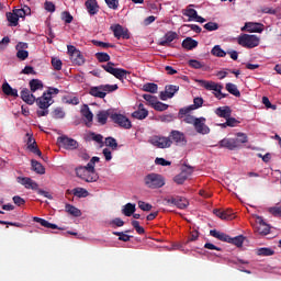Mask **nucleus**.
<instances>
[{
    "label": "nucleus",
    "instance_id": "1",
    "mask_svg": "<svg viewBox=\"0 0 281 281\" xmlns=\"http://www.w3.org/2000/svg\"><path fill=\"white\" fill-rule=\"evenodd\" d=\"M94 56L99 63H106V65L101 66L104 71L111 74V76H114V78L121 80L122 82H124V78L131 74L124 68H115V64L109 61L111 60V56L108 53H95Z\"/></svg>",
    "mask_w": 281,
    "mask_h": 281
},
{
    "label": "nucleus",
    "instance_id": "2",
    "mask_svg": "<svg viewBox=\"0 0 281 281\" xmlns=\"http://www.w3.org/2000/svg\"><path fill=\"white\" fill-rule=\"evenodd\" d=\"M60 90L58 88L48 87L41 97L35 98L38 109H49L54 104V97L58 95Z\"/></svg>",
    "mask_w": 281,
    "mask_h": 281
},
{
    "label": "nucleus",
    "instance_id": "3",
    "mask_svg": "<svg viewBox=\"0 0 281 281\" xmlns=\"http://www.w3.org/2000/svg\"><path fill=\"white\" fill-rule=\"evenodd\" d=\"M144 184L146 188H149V190H159V188L166 186V178L159 173L151 172L145 176Z\"/></svg>",
    "mask_w": 281,
    "mask_h": 281
},
{
    "label": "nucleus",
    "instance_id": "4",
    "mask_svg": "<svg viewBox=\"0 0 281 281\" xmlns=\"http://www.w3.org/2000/svg\"><path fill=\"white\" fill-rule=\"evenodd\" d=\"M117 85L94 86L89 89V95H92V98H100L101 100H104V98H106V93H113V91H117Z\"/></svg>",
    "mask_w": 281,
    "mask_h": 281
},
{
    "label": "nucleus",
    "instance_id": "5",
    "mask_svg": "<svg viewBox=\"0 0 281 281\" xmlns=\"http://www.w3.org/2000/svg\"><path fill=\"white\" fill-rule=\"evenodd\" d=\"M237 42L241 47L254 49V47H258V45H260V37L257 35L244 34L238 37Z\"/></svg>",
    "mask_w": 281,
    "mask_h": 281
},
{
    "label": "nucleus",
    "instance_id": "6",
    "mask_svg": "<svg viewBox=\"0 0 281 281\" xmlns=\"http://www.w3.org/2000/svg\"><path fill=\"white\" fill-rule=\"evenodd\" d=\"M76 175L77 177H79V179L87 181V183H93L98 181V179H100V177L98 176V172H91L85 167H77Z\"/></svg>",
    "mask_w": 281,
    "mask_h": 281
},
{
    "label": "nucleus",
    "instance_id": "7",
    "mask_svg": "<svg viewBox=\"0 0 281 281\" xmlns=\"http://www.w3.org/2000/svg\"><path fill=\"white\" fill-rule=\"evenodd\" d=\"M169 138L172 144L176 146H188V137H186V133L179 131V130H172L169 133Z\"/></svg>",
    "mask_w": 281,
    "mask_h": 281
},
{
    "label": "nucleus",
    "instance_id": "8",
    "mask_svg": "<svg viewBox=\"0 0 281 281\" xmlns=\"http://www.w3.org/2000/svg\"><path fill=\"white\" fill-rule=\"evenodd\" d=\"M111 120L121 128H125L126 131L133 128V123H131V120H128V117H126L124 114L112 113Z\"/></svg>",
    "mask_w": 281,
    "mask_h": 281
},
{
    "label": "nucleus",
    "instance_id": "9",
    "mask_svg": "<svg viewBox=\"0 0 281 281\" xmlns=\"http://www.w3.org/2000/svg\"><path fill=\"white\" fill-rule=\"evenodd\" d=\"M149 144L156 146V148H170V146H172V140H170V136L155 135L149 138Z\"/></svg>",
    "mask_w": 281,
    "mask_h": 281
},
{
    "label": "nucleus",
    "instance_id": "10",
    "mask_svg": "<svg viewBox=\"0 0 281 281\" xmlns=\"http://www.w3.org/2000/svg\"><path fill=\"white\" fill-rule=\"evenodd\" d=\"M167 205H175L178 207V210H186L190 205V202L188 199L181 196V195H175L170 198L165 199Z\"/></svg>",
    "mask_w": 281,
    "mask_h": 281
},
{
    "label": "nucleus",
    "instance_id": "11",
    "mask_svg": "<svg viewBox=\"0 0 281 281\" xmlns=\"http://www.w3.org/2000/svg\"><path fill=\"white\" fill-rule=\"evenodd\" d=\"M200 85L206 89V91H215L214 95L217 100H221V95L223 93V86L218 85L214 81L200 80Z\"/></svg>",
    "mask_w": 281,
    "mask_h": 281
},
{
    "label": "nucleus",
    "instance_id": "12",
    "mask_svg": "<svg viewBox=\"0 0 281 281\" xmlns=\"http://www.w3.org/2000/svg\"><path fill=\"white\" fill-rule=\"evenodd\" d=\"M58 146L65 150H76L78 148V140L69 138L68 136H59L57 138Z\"/></svg>",
    "mask_w": 281,
    "mask_h": 281
},
{
    "label": "nucleus",
    "instance_id": "13",
    "mask_svg": "<svg viewBox=\"0 0 281 281\" xmlns=\"http://www.w3.org/2000/svg\"><path fill=\"white\" fill-rule=\"evenodd\" d=\"M257 226L255 227V232L260 236H267L271 232V226L265 222L262 216H256Z\"/></svg>",
    "mask_w": 281,
    "mask_h": 281
},
{
    "label": "nucleus",
    "instance_id": "14",
    "mask_svg": "<svg viewBox=\"0 0 281 281\" xmlns=\"http://www.w3.org/2000/svg\"><path fill=\"white\" fill-rule=\"evenodd\" d=\"M111 30L114 34V37L120 41V38H123L125 41H128L131 38V34L128 33V29H124L121 24H115L111 26Z\"/></svg>",
    "mask_w": 281,
    "mask_h": 281
},
{
    "label": "nucleus",
    "instance_id": "15",
    "mask_svg": "<svg viewBox=\"0 0 281 281\" xmlns=\"http://www.w3.org/2000/svg\"><path fill=\"white\" fill-rule=\"evenodd\" d=\"M250 32V33H257L262 34L265 32V25L262 23H256V22H247L244 27H241V32Z\"/></svg>",
    "mask_w": 281,
    "mask_h": 281
},
{
    "label": "nucleus",
    "instance_id": "16",
    "mask_svg": "<svg viewBox=\"0 0 281 281\" xmlns=\"http://www.w3.org/2000/svg\"><path fill=\"white\" fill-rule=\"evenodd\" d=\"M205 117H198L193 124L194 130L196 131V133H199L200 135H207L210 133V127L205 125Z\"/></svg>",
    "mask_w": 281,
    "mask_h": 281
},
{
    "label": "nucleus",
    "instance_id": "17",
    "mask_svg": "<svg viewBox=\"0 0 281 281\" xmlns=\"http://www.w3.org/2000/svg\"><path fill=\"white\" fill-rule=\"evenodd\" d=\"M179 91V86L169 85L165 87V91L159 94L160 100L166 101L168 98H175V93Z\"/></svg>",
    "mask_w": 281,
    "mask_h": 281
},
{
    "label": "nucleus",
    "instance_id": "18",
    "mask_svg": "<svg viewBox=\"0 0 281 281\" xmlns=\"http://www.w3.org/2000/svg\"><path fill=\"white\" fill-rule=\"evenodd\" d=\"M16 181H18V183H20V186H24V188H26V190H38V183H36V181L32 180V178L18 177Z\"/></svg>",
    "mask_w": 281,
    "mask_h": 281
},
{
    "label": "nucleus",
    "instance_id": "19",
    "mask_svg": "<svg viewBox=\"0 0 281 281\" xmlns=\"http://www.w3.org/2000/svg\"><path fill=\"white\" fill-rule=\"evenodd\" d=\"M16 181H18V183H20V186H24V188H26V190H38V183H36V181L32 180V178L18 177Z\"/></svg>",
    "mask_w": 281,
    "mask_h": 281
},
{
    "label": "nucleus",
    "instance_id": "20",
    "mask_svg": "<svg viewBox=\"0 0 281 281\" xmlns=\"http://www.w3.org/2000/svg\"><path fill=\"white\" fill-rule=\"evenodd\" d=\"M220 148H227V150H236L238 148V139L236 138H224L218 142Z\"/></svg>",
    "mask_w": 281,
    "mask_h": 281
},
{
    "label": "nucleus",
    "instance_id": "21",
    "mask_svg": "<svg viewBox=\"0 0 281 281\" xmlns=\"http://www.w3.org/2000/svg\"><path fill=\"white\" fill-rule=\"evenodd\" d=\"M85 5L90 16H95V14L100 12V5L98 4V0H87L85 2Z\"/></svg>",
    "mask_w": 281,
    "mask_h": 281
},
{
    "label": "nucleus",
    "instance_id": "22",
    "mask_svg": "<svg viewBox=\"0 0 281 281\" xmlns=\"http://www.w3.org/2000/svg\"><path fill=\"white\" fill-rule=\"evenodd\" d=\"M111 115H113V112L111 110H102L97 113V122L101 126H104L106 124L109 117L111 120Z\"/></svg>",
    "mask_w": 281,
    "mask_h": 281
},
{
    "label": "nucleus",
    "instance_id": "23",
    "mask_svg": "<svg viewBox=\"0 0 281 281\" xmlns=\"http://www.w3.org/2000/svg\"><path fill=\"white\" fill-rule=\"evenodd\" d=\"M214 214L218 218H222V221H232V220H234V211L232 209H227L225 211L215 210Z\"/></svg>",
    "mask_w": 281,
    "mask_h": 281
},
{
    "label": "nucleus",
    "instance_id": "24",
    "mask_svg": "<svg viewBox=\"0 0 281 281\" xmlns=\"http://www.w3.org/2000/svg\"><path fill=\"white\" fill-rule=\"evenodd\" d=\"M176 38H179V35L177 34V32L169 31L165 34L164 40L159 42V45H161L162 47H166L169 44H171L172 41H176Z\"/></svg>",
    "mask_w": 281,
    "mask_h": 281
},
{
    "label": "nucleus",
    "instance_id": "25",
    "mask_svg": "<svg viewBox=\"0 0 281 281\" xmlns=\"http://www.w3.org/2000/svg\"><path fill=\"white\" fill-rule=\"evenodd\" d=\"M215 115L227 120L228 117H232V108H229V105L220 106L215 110Z\"/></svg>",
    "mask_w": 281,
    "mask_h": 281
},
{
    "label": "nucleus",
    "instance_id": "26",
    "mask_svg": "<svg viewBox=\"0 0 281 281\" xmlns=\"http://www.w3.org/2000/svg\"><path fill=\"white\" fill-rule=\"evenodd\" d=\"M132 117L135 120H146V117H148V110L144 108L143 103H139L138 110L132 113Z\"/></svg>",
    "mask_w": 281,
    "mask_h": 281
},
{
    "label": "nucleus",
    "instance_id": "27",
    "mask_svg": "<svg viewBox=\"0 0 281 281\" xmlns=\"http://www.w3.org/2000/svg\"><path fill=\"white\" fill-rule=\"evenodd\" d=\"M21 98L23 100V102H25L26 104H34L36 102V97L32 93H30V89L24 88L21 91Z\"/></svg>",
    "mask_w": 281,
    "mask_h": 281
},
{
    "label": "nucleus",
    "instance_id": "28",
    "mask_svg": "<svg viewBox=\"0 0 281 281\" xmlns=\"http://www.w3.org/2000/svg\"><path fill=\"white\" fill-rule=\"evenodd\" d=\"M2 93H4V95H9L11 98H19V90L10 87V83H8V81H5L2 85Z\"/></svg>",
    "mask_w": 281,
    "mask_h": 281
},
{
    "label": "nucleus",
    "instance_id": "29",
    "mask_svg": "<svg viewBox=\"0 0 281 281\" xmlns=\"http://www.w3.org/2000/svg\"><path fill=\"white\" fill-rule=\"evenodd\" d=\"M81 114L86 117V126L90 127L93 122V112L89 109V105L85 104L81 109Z\"/></svg>",
    "mask_w": 281,
    "mask_h": 281
},
{
    "label": "nucleus",
    "instance_id": "30",
    "mask_svg": "<svg viewBox=\"0 0 281 281\" xmlns=\"http://www.w3.org/2000/svg\"><path fill=\"white\" fill-rule=\"evenodd\" d=\"M34 223H40L42 227H46L47 229H63L58 227V225L49 223L47 220L41 217H33Z\"/></svg>",
    "mask_w": 281,
    "mask_h": 281
},
{
    "label": "nucleus",
    "instance_id": "31",
    "mask_svg": "<svg viewBox=\"0 0 281 281\" xmlns=\"http://www.w3.org/2000/svg\"><path fill=\"white\" fill-rule=\"evenodd\" d=\"M192 8H194V4H189L184 10H182L183 16H188L189 21H194L199 14L196 10Z\"/></svg>",
    "mask_w": 281,
    "mask_h": 281
},
{
    "label": "nucleus",
    "instance_id": "32",
    "mask_svg": "<svg viewBox=\"0 0 281 281\" xmlns=\"http://www.w3.org/2000/svg\"><path fill=\"white\" fill-rule=\"evenodd\" d=\"M30 89L32 93H36V91H43L44 85L41 79H32L30 82Z\"/></svg>",
    "mask_w": 281,
    "mask_h": 281
},
{
    "label": "nucleus",
    "instance_id": "33",
    "mask_svg": "<svg viewBox=\"0 0 281 281\" xmlns=\"http://www.w3.org/2000/svg\"><path fill=\"white\" fill-rule=\"evenodd\" d=\"M182 47L184 49L192 50L199 47V42H196V40H193L192 37H187L182 41Z\"/></svg>",
    "mask_w": 281,
    "mask_h": 281
},
{
    "label": "nucleus",
    "instance_id": "34",
    "mask_svg": "<svg viewBox=\"0 0 281 281\" xmlns=\"http://www.w3.org/2000/svg\"><path fill=\"white\" fill-rule=\"evenodd\" d=\"M210 234L211 236H213V238H217V240H222V243H229L231 236L225 233H221L216 229H212L210 231Z\"/></svg>",
    "mask_w": 281,
    "mask_h": 281
},
{
    "label": "nucleus",
    "instance_id": "35",
    "mask_svg": "<svg viewBox=\"0 0 281 281\" xmlns=\"http://www.w3.org/2000/svg\"><path fill=\"white\" fill-rule=\"evenodd\" d=\"M13 12L18 19H25V16L32 14V9H30L27 5H24L22 9H14Z\"/></svg>",
    "mask_w": 281,
    "mask_h": 281
},
{
    "label": "nucleus",
    "instance_id": "36",
    "mask_svg": "<svg viewBox=\"0 0 281 281\" xmlns=\"http://www.w3.org/2000/svg\"><path fill=\"white\" fill-rule=\"evenodd\" d=\"M136 210L135 204L127 203L123 206L122 214H124V216H133Z\"/></svg>",
    "mask_w": 281,
    "mask_h": 281
},
{
    "label": "nucleus",
    "instance_id": "37",
    "mask_svg": "<svg viewBox=\"0 0 281 281\" xmlns=\"http://www.w3.org/2000/svg\"><path fill=\"white\" fill-rule=\"evenodd\" d=\"M226 91L232 95H235V98H240V90H238V86L232 82L226 83Z\"/></svg>",
    "mask_w": 281,
    "mask_h": 281
},
{
    "label": "nucleus",
    "instance_id": "38",
    "mask_svg": "<svg viewBox=\"0 0 281 281\" xmlns=\"http://www.w3.org/2000/svg\"><path fill=\"white\" fill-rule=\"evenodd\" d=\"M32 170L36 172L37 175H45V167L37 160L31 161Z\"/></svg>",
    "mask_w": 281,
    "mask_h": 281
},
{
    "label": "nucleus",
    "instance_id": "39",
    "mask_svg": "<svg viewBox=\"0 0 281 281\" xmlns=\"http://www.w3.org/2000/svg\"><path fill=\"white\" fill-rule=\"evenodd\" d=\"M66 212L71 216H76V217L82 216V212L80 211V209L71 204H66Z\"/></svg>",
    "mask_w": 281,
    "mask_h": 281
},
{
    "label": "nucleus",
    "instance_id": "40",
    "mask_svg": "<svg viewBox=\"0 0 281 281\" xmlns=\"http://www.w3.org/2000/svg\"><path fill=\"white\" fill-rule=\"evenodd\" d=\"M70 59L75 65H82L85 63V56H82V53L80 50H77L72 56H70Z\"/></svg>",
    "mask_w": 281,
    "mask_h": 281
},
{
    "label": "nucleus",
    "instance_id": "41",
    "mask_svg": "<svg viewBox=\"0 0 281 281\" xmlns=\"http://www.w3.org/2000/svg\"><path fill=\"white\" fill-rule=\"evenodd\" d=\"M211 54L213 56H216L217 58H225V56H227V53L225 50H223V48H221V46L215 45L212 50Z\"/></svg>",
    "mask_w": 281,
    "mask_h": 281
},
{
    "label": "nucleus",
    "instance_id": "42",
    "mask_svg": "<svg viewBox=\"0 0 281 281\" xmlns=\"http://www.w3.org/2000/svg\"><path fill=\"white\" fill-rule=\"evenodd\" d=\"M74 196H78V199H85L89 196V191L82 188H75L72 189Z\"/></svg>",
    "mask_w": 281,
    "mask_h": 281
},
{
    "label": "nucleus",
    "instance_id": "43",
    "mask_svg": "<svg viewBox=\"0 0 281 281\" xmlns=\"http://www.w3.org/2000/svg\"><path fill=\"white\" fill-rule=\"evenodd\" d=\"M158 89L159 86H157V83L148 82L143 86V91H146L147 93H157Z\"/></svg>",
    "mask_w": 281,
    "mask_h": 281
},
{
    "label": "nucleus",
    "instance_id": "44",
    "mask_svg": "<svg viewBox=\"0 0 281 281\" xmlns=\"http://www.w3.org/2000/svg\"><path fill=\"white\" fill-rule=\"evenodd\" d=\"M228 243L231 245H235L236 247H243V243H245V237L243 235L231 237Z\"/></svg>",
    "mask_w": 281,
    "mask_h": 281
},
{
    "label": "nucleus",
    "instance_id": "45",
    "mask_svg": "<svg viewBox=\"0 0 281 281\" xmlns=\"http://www.w3.org/2000/svg\"><path fill=\"white\" fill-rule=\"evenodd\" d=\"M7 21H9V23H11V25H13V27H16V25H19V18L15 12L7 13Z\"/></svg>",
    "mask_w": 281,
    "mask_h": 281
},
{
    "label": "nucleus",
    "instance_id": "46",
    "mask_svg": "<svg viewBox=\"0 0 281 281\" xmlns=\"http://www.w3.org/2000/svg\"><path fill=\"white\" fill-rule=\"evenodd\" d=\"M256 254H257V256H273V254H276V251L271 248L263 247V248H258L256 250Z\"/></svg>",
    "mask_w": 281,
    "mask_h": 281
},
{
    "label": "nucleus",
    "instance_id": "47",
    "mask_svg": "<svg viewBox=\"0 0 281 281\" xmlns=\"http://www.w3.org/2000/svg\"><path fill=\"white\" fill-rule=\"evenodd\" d=\"M105 146L112 148V150H117V140L114 137H106L105 138Z\"/></svg>",
    "mask_w": 281,
    "mask_h": 281
},
{
    "label": "nucleus",
    "instance_id": "48",
    "mask_svg": "<svg viewBox=\"0 0 281 281\" xmlns=\"http://www.w3.org/2000/svg\"><path fill=\"white\" fill-rule=\"evenodd\" d=\"M52 116L55 120H63L65 117V110H63V108H56L53 112H52Z\"/></svg>",
    "mask_w": 281,
    "mask_h": 281
},
{
    "label": "nucleus",
    "instance_id": "49",
    "mask_svg": "<svg viewBox=\"0 0 281 281\" xmlns=\"http://www.w3.org/2000/svg\"><path fill=\"white\" fill-rule=\"evenodd\" d=\"M52 67L53 69H55V71H60V69H63V60H60L57 57H53L52 60Z\"/></svg>",
    "mask_w": 281,
    "mask_h": 281
},
{
    "label": "nucleus",
    "instance_id": "50",
    "mask_svg": "<svg viewBox=\"0 0 281 281\" xmlns=\"http://www.w3.org/2000/svg\"><path fill=\"white\" fill-rule=\"evenodd\" d=\"M144 100H146V102H148L149 106H151V109L155 106V104H157V97L151 95V94H143Z\"/></svg>",
    "mask_w": 281,
    "mask_h": 281
},
{
    "label": "nucleus",
    "instance_id": "51",
    "mask_svg": "<svg viewBox=\"0 0 281 281\" xmlns=\"http://www.w3.org/2000/svg\"><path fill=\"white\" fill-rule=\"evenodd\" d=\"M173 181L178 186H183V183H186V181H188V178L182 172H180L179 175L175 176Z\"/></svg>",
    "mask_w": 281,
    "mask_h": 281
},
{
    "label": "nucleus",
    "instance_id": "52",
    "mask_svg": "<svg viewBox=\"0 0 281 281\" xmlns=\"http://www.w3.org/2000/svg\"><path fill=\"white\" fill-rule=\"evenodd\" d=\"M238 140V148H240L241 144H247L248 138H247V134L245 133H237V138H235Z\"/></svg>",
    "mask_w": 281,
    "mask_h": 281
},
{
    "label": "nucleus",
    "instance_id": "53",
    "mask_svg": "<svg viewBox=\"0 0 281 281\" xmlns=\"http://www.w3.org/2000/svg\"><path fill=\"white\" fill-rule=\"evenodd\" d=\"M204 30H206L207 32H216V30H218V23L207 22L206 24H204Z\"/></svg>",
    "mask_w": 281,
    "mask_h": 281
},
{
    "label": "nucleus",
    "instance_id": "54",
    "mask_svg": "<svg viewBox=\"0 0 281 281\" xmlns=\"http://www.w3.org/2000/svg\"><path fill=\"white\" fill-rule=\"evenodd\" d=\"M138 207L143 212H150V210H153V205L150 203H146L144 201H138Z\"/></svg>",
    "mask_w": 281,
    "mask_h": 281
},
{
    "label": "nucleus",
    "instance_id": "55",
    "mask_svg": "<svg viewBox=\"0 0 281 281\" xmlns=\"http://www.w3.org/2000/svg\"><path fill=\"white\" fill-rule=\"evenodd\" d=\"M132 226L134 227V229L137 232V234L142 235V234H146V229H144V227H142L139 225V221H132Z\"/></svg>",
    "mask_w": 281,
    "mask_h": 281
},
{
    "label": "nucleus",
    "instance_id": "56",
    "mask_svg": "<svg viewBox=\"0 0 281 281\" xmlns=\"http://www.w3.org/2000/svg\"><path fill=\"white\" fill-rule=\"evenodd\" d=\"M110 10H117L120 8V0H104Z\"/></svg>",
    "mask_w": 281,
    "mask_h": 281
},
{
    "label": "nucleus",
    "instance_id": "57",
    "mask_svg": "<svg viewBox=\"0 0 281 281\" xmlns=\"http://www.w3.org/2000/svg\"><path fill=\"white\" fill-rule=\"evenodd\" d=\"M153 109H155V111H168V104L162 103L158 100L153 106Z\"/></svg>",
    "mask_w": 281,
    "mask_h": 281
},
{
    "label": "nucleus",
    "instance_id": "58",
    "mask_svg": "<svg viewBox=\"0 0 281 281\" xmlns=\"http://www.w3.org/2000/svg\"><path fill=\"white\" fill-rule=\"evenodd\" d=\"M61 20L65 21V23L69 24L74 21V15L68 11H64L61 13Z\"/></svg>",
    "mask_w": 281,
    "mask_h": 281
},
{
    "label": "nucleus",
    "instance_id": "59",
    "mask_svg": "<svg viewBox=\"0 0 281 281\" xmlns=\"http://www.w3.org/2000/svg\"><path fill=\"white\" fill-rule=\"evenodd\" d=\"M92 44L95 45V47H102L103 49H106L109 47H113L112 44L110 43H106V42H100L98 40H93L92 41Z\"/></svg>",
    "mask_w": 281,
    "mask_h": 281
},
{
    "label": "nucleus",
    "instance_id": "60",
    "mask_svg": "<svg viewBox=\"0 0 281 281\" xmlns=\"http://www.w3.org/2000/svg\"><path fill=\"white\" fill-rule=\"evenodd\" d=\"M192 172H194V168L186 165L184 167H182L181 173L187 177V179H189V177L192 175Z\"/></svg>",
    "mask_w": 281,
    "mask_h": 281
},
{
    "label": "nucleus",
    "instance_id": "61",
    "mask_svg": "<svg viewBox=\"0 0 281 281\" xmlns=\"http://www.w3.org/2000/svg\"><path fill=\"white\" fill-rule=\"evenodd\" d=\"M30 56V53L27 50L18 49L16 52V58L20 60H27V57Z\"/></svg>",
    "mask_w": 281,
    "mask_h": 281
},
{
    "label": "nucleus",
    "instance_id": "62",
    "mask_svg": "<svg viewBox=\"0 0 281 281\" xmlns=\"http://www.w3.org/2000/svg\"><path fill=\"white\" fill-rule=\"evenodd\" d=\"M193 111L195 109H201V106H203V98L201 97H196L193 99V104L191 105Z\"/></svg>",
    "mask_w": 281,
    "mask_h": 281
},
{
    "label": "nucleus",
    "instance_id": "63",
    "mask_svg": "<svg viewBox=\"0 0 281 281\" xmlns=\"http://www.w3.org/2000/svg\"><path fill=\"white\" fill-rule=\"evenodd\" d=\"M226 124L231 128H234V126H238V124H240V121L236 120L235 117L228 116L226 119Z\"/></svg>",
    "mask_w": 281,
    "mask_h": 281
},
{
    "label": "nucleus",
    "instance_id": "64",
    "mask_svg": "<svg viewBox=\"0 0 281 281\" xmlns=\"http://www.w3.org/2000/svg\"><path fill=\"white\" fill-rule=\"evenodd\" d=\"M90 137L93 142H97V144H104V136L101 134L90 133Z\"/></svg>",
    "mask_w": 281,
    "mask_h": 281
}]
</instances>
